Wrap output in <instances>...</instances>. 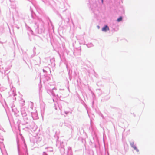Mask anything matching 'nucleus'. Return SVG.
Instances as JSON below:
<instances>
[{
	"label": "nucleus",
	"mask_w": 155,
	"mask_h": 155,
	"mask_svg": "<svg viewBox=\"0 0 155 155\" xmlns=\"http://www.w3.org/2000/svg\"><path fill=\"white\" fill-rule=\"evenodd\" d=\"M133 147L135 150H136L137 152L139 151L137 149V148L135 146H133Z\"/></svg>",
	"instance_id": "7ed1b4c3"
},
{
	"label": "nucleus",
	"mask_w": 155,
	"mask_h": 155,
	"mask_svg": "<svg viewBox=\"0 0 155 155\" xmlns=\"http://www.w3.org/2000/svg\"><path fill=\"white\" fill-rule=\"evenodd\" d=\"M102 30L106 32L109 30V28L106 25L102 28Z\"/></svg>",
	"instance_id": "f257e3e1"
},
{
	"label": "nucleus",
	"mask_w": 155,
	"mask_h": 155,
	"mask_svg": "<svg viewBox=\"0 0 155 155\" xmlns=\"http://www.w3.org/2000/svg\"><path fill=\"white\" fill-rule=\"evenodd\" d=\"M101 1H102V2L103 3V0H101Z\"/></svg>",
	"instance_id": "20e7f679"
},
{
	"label": "nucleus",
	"mask_w": 155,
	"mask_h": 155,
	"mask_svg": "<svg viewBox=\"0 0 155 155\" xmlns=\"http://www.w3.org/2000/svg\"><path fill=\"white\" fill-rule=\"evenodd\" d=\"M122 20V17H120L119 18H118L117 20V21L118 22H120V21H121Z\"/></svg>",
	"instance_id": "f03ea898"
}]
</instances>
